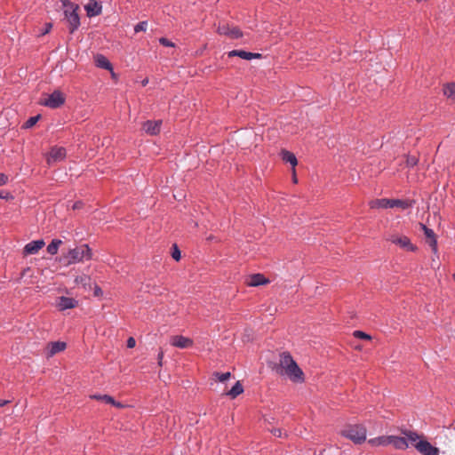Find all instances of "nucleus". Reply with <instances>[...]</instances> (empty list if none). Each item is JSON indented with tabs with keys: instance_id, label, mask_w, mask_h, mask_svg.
<instances>
[{
	"instance_id": "obj_1",
	"label": "nucleus",
	"mask_w": 455,
	"mask_h": 455,
	"mask_svg": "<svg viewBox=\"0 0 455 455\" xmlns=\"http://www.w3.org/2000/svg\"><path fill=\"white\" fill-rule=\"evenodd\" d=\"M92 258V249L88 244H80L75 248L68 249L60 257V262L64 266H70L76 263L90 260Z\"/></svg>"
},
{
	"instance_id": "obj_2",
	"label": "nucleus",
	"mask_w": 455,
	"mask_h": 455,
	"mask_svg": "<svg viewBox=\"0 0 455 455\" xmlns=\"http://www.w3.org/2000/svg\"><path fill=\"white\" fill-rule=\"evenodd\" d=\"M279 363L284 374L287 375L291 381L297 383L304 381V373L302 370L298 366L297 363L292 359L289 353H283L280 355Z\"/></svg>"
},
{
	"instance_id": "obj_3",
	"label": "nucleus",
	"mask_w": 455,
	"mask_h": 455,
	"mask_svg": "<svg viewBox=\"0 0 455 455\" xmlns=\"http://www.w3.org/2000/svg\"><path fill=\"white\" fill-rule=\"evenodd\" d=\"M403 435H406L410 443L422 455H439V449L434 447L429 442L421 438L416 432L403 430Z\"/></svg>"
},
{
	"instance_id": "obj_4",
	"label": "nucleus",
	"mask_w": 455,
	"mask_h": 455,
	"mask_svg": "<svg viewBox=\"0 0 455 455\" xmlns=\"http://www.w3.org/2000/svg\"><path fill=\"white\" fill-rule=\"evenodd\" d=\"M367 430L363 425H347L340 431V435L355 444H361L366 440Z\"/></svg>"
},
{
	"instance_id": "obj_5",
	"label": "nucleus",
	"mask_w": 455,
	"mask_h": 455,
	"mask_svg": "<svg viewBox=\"0 0 455 455\" xmlns=\"http://www.w3.org/2000/svg\"><path fill=\"white\" fill-rule=\"evenodd\" d=\"M412 205L411 201L400 199H376L370 203L371 208H401L407 209Z\"/></svg>"
},
{
	"instance_id": "obj_6",
	"label": "nucleus",
	"mask_w": 455,
	"mask_h": 455,
	"mask_svg": "<svg viewBox=\"0 0 455 455\" xmlns=\"http://www.w3.org/2000/svg\"><path fill=\"white\" fill-rule=\"evenodd\" d=\"M78 10L79 5H70V9L64 10L65 19L68 23L70 33H74L80 26Z\"/></svg>"
},
{
	"instance_id": "obj_7",
	"label": "nucleus",
	"mask_w": 455,
	"mask_h": 455,
	"mask_svg": "<svg viewBox=\"0 0 455 455\" xmlns=\"http://www.w3.org/2000/svg\"><path fill=\"white\" fill-rule=\"evenodd\" d=\"M387 240L408 251H415L417 250V247L411 243L410 238L403 235L391 234Z\"/></svg>"
},
{
	"instance_id": "obj_8",
	"label": "nucleus",
	"mask_w": 455,
	"mask_h": 455,
	"mask_svg": "<svg viewBox=\"0 0 455 455\" xmlns=\"http://www.w3.org/2000/svg\"><path fill=\"white\" fill-rule=\"evenodd\" d=\"M65 102V96L60 91H54L52 94L41 100V104L51 108H57Z\"/></svg>"
},
{
	"instance_id": "obj_9",
	"label": "nucleus",
	"mask_w": 455,
	"mask_h": 455,
	"mask_svg": "<svg viewBox=\"0 0 455 455\" xmlns=\"http://www.w3.org/2000/svg\"><path fill=\"white\" fill-rule=\"evenodd\" d=\"M66 149L62 147H52L46 156V162L49 165L60 162L66 157Z\"/></svg>"
},
{
	"instance_id": "obj_10",
	"label": "nucleus",
	"mask_w": 455,
	"mask_h": 455,
	"mask_svg": "<svg viewBox=\"0 0 455 455\" xmlns=\"http://www.w3.org/2000/svg\"><path fill=\"white\" fill-rule=\"evenodd\" d=\"M220 35H225L230 38H240L243 36L238 27H230L228 23H220L217 28Z\"/></svg>"
},
{
	"instance_id": "obj_11",
	"label": "nucleus",
	"mask_w": 455,
	"mask_h": 455,
	"mask_svg": "<svg viewBox=\"0 0 455 455\" xmlns=\"http://www.w3.org/2000/svg\"><path fill=\"white\" fill-rule=\"evenodd\" d=\"M420 228L424 232L426 242L429 244V246L432 248V251L435 254L437 253V241L435 232L428 228L426 225L420 224Z\"/></svg>"
},
{
	"instance_id": "obj_12",
	"label": "nucleus",
	"mask_w": 455,
	"mask_h": 455,
	"mask_svg": "<svg viewBox=\"0 0 455 455\" xmlns=\"http://www.w3.org/2000/svg\"><path fill=\"white\" fill-rule=\"evenodd\" d=\"M410 441L407 436H396V435H389L388 444L393 445L395 449L398 450H406L409 447Z\"/></svg>"
},
{
	"instance_id": "obj_13",
	"label": "nucleus",
	"mask_w": 455,
	"mask_h": 455,
	"mask_svg": "<svg viewBox=\"0 0 455 455\" xmlns=\"http://www.w3.org/2000/svg\"><path fill=\"white\" fill-rule=\"evenodd\" d=\"M84 10L86 11L87 16L91 18L100 15L102 12V6L96 0H89L84 5Z\"/></svg>"
},
{
	"instance_id": "obj_14",
	"label": "nucleus",
	"mask_w": 455,
	"mask_h": 455,
	"mask_svg": "<svg viewBox=\"0 0 455 455\" xmlns=\"http://www.w3.org/2000/svg\"><path fill=\"white\" fill-rule=\"evenodd\" d=\"M77 304L78 302L75 299L64 296L60 297L56 302V306L60 311L74 308Z\"/></svg>"
},
{
	"instance_id": "obj_15",
	"label": "nucleus",
	"mask_w": 455,
	"mask_h": 455,
	"mask_svg": "<svg viewBox=\"0 0 455 455\" xmlns=\"http://www.w3.org/2000/svg\"><path fill=\"white\" fill-rule=\"evenodd\" d=\"M67 347V344L63 341H55L51 342L46 347V356L52 357L57 353H60L63 350H65Z\"/></svg>"
},
{
	"instance_id": "obj_16",
	"label": "nucleus",
	"mask_w": 455,
	"mask_h": 455,
	"mask_svg": "<svg viewBox=\"0 0 455 455\" xmlns=\"http://www.w3.org/2000/svg\"><path fill=\"white\" fill-rule=\"evenodd\" d=\"M44 240H36L32 241L28 243H27L24 247V254L25 255H32L36 254L39 250H41L44 246Z\"/></svg>"
},
{
	"instance_id": "obj_17",
	"label": "nucleus",
	"mask_w": 455,
	"mask_h": 455,
	"mask_svg": "<svg viewBox=\"0 0 455 455\" xmlns=\"http://www.w3.org/2000/svg\"><path fill=\"white\" fill-rule=\"evenodd\" d=\"M228 57L237 56V57H240L241 59L247 60H250L252 59H260L262 57V55L260 53L249 52H246L243 50H233V51H230L228 53Z\"/></svg>"
},
{
	"instance_id": "obj_18",
	"label": "nucleus",
	"mask_w": 455,
	"mask_h": 455,
	"mask_svg": "<svg viewBox=\"0 0 455 455\" xmlns=\"http://www.w3.org/2000/svg\"><path fill=\"white\" fill-rule=\"evenodd\" d=\"M246 283L249 286L256 287L269 283V280L266 278L262 274H254L248 277Z\"/></svg>"
},
{
	"instance_id": "obj_19",
	"label": "nucleus",
	"mask_w": 455,
	"mask_h": 455,
	"mask_svg": "<svg viewBox=\"0 0 455 455\" xmlns=\"http://www.w3.org/2000/svg\"><path fill=\"white\" fill-rule=\"evenodd\" d=\"M193 340L181 335L172 336V346L179 348H188L192 347Z\"/></svg>"
},
{
	"instance_id": "obj_20",
	"label": "nucleus",
	"mask_w": 455,
	"mask_h": 455,
	"mask_svg": "<svg viewBox=\"0 0 455 455\" xmlns=\"http://www.w3.org/2000/svg\"><path fill=\"white\" fill-rule=\"evenodd\" d=\"M161 121H147L143 124L142 129L149 135H156L160 132Z\"/></svg>"
},
{
	"instance_id": "obj_21",
	"label": "nucleus",
	"mask_w": 455,
	"mask_h": 455,
	"mask_svg": "<svg viewBox=\"0 0 455 455\" xmlns=\"http://www.w3.org/2000/svg\"><path fill=\"white\" fill-rule=\"evenodd\" d=\"M90 398L94 400H100L106 403H110L117 408H123L124 405L120 403L119 402H116L115 399L108 395H90Z\"/></svg>"
},
{
	"instance_id": "obj_22",
	"label": "nucleus",
	"mask_w": 455,
	"mask_h": 455,
	"mask_svg": "<svg viewBox=\"0 0 455 455\" xmlns=\"http://www.w3.org/2000/svg\"><path fill=\"white\" fill-rule=\"evenodd\" d=\"M95 63L98 68H104L107 70H112L111 63L108 61V60L105 56H103L101 54H98L95 57Z\"/></svg>"
},
{
	"instance_id": "obj_23",
	"label": "nucleus",
	"mask_w": 455,
	"mask_h": 455,
	"mask_svg": "<svg viewBox=\"0 0 455 455\" xmlns=\"http://www.w3.org/2000/svg\"><path fill=\"white\" fill-rule=\"evenodd\" d=\"M389 442V435H382L368 440V443L371 446H387Z\"/></svg>"
},
{
	"instance_id": "obj_24",
	"label": "nucleus",
	"mask_w": 455,
	"mask_h": 455,
	"mask_svg": "<svg viewBox=\"0 0 455 455\" xmlns=\"http://www.w3.org/2000/svg\"><path fill=\"white\" fill-rule=\"evenodd\" d=\"M281 156H282V159L283 161H284L285 163H289L291 164L292 168L294 169V167L297 165L298 164V161H297V158L295 156V155L288 150H282L281 152Z\"/></svg>"
},
{
	"instance_id": "obj_25",
	"label": "nucleus",
	"mask_w": 455,
	"mask_h": 455,
	"mask_svg": "<svg viewBox=\"0 0 455 455\" xmlns=\"http://www.w3.org/2000/svg\"><path fill=\"white\" fill-rule=\"evenodd\" d=\"M443 93L448 99L455 102V84H446L443 88Z\"/></svg>"
},
{
	"instance_id": "obj_26",
	"label": "nucleus",
	"mask_w": 455,
	"mask_h": 455,
	"mask_svg": "<svg viewBox=\"0 0 455 455\" xmlns=\"http://www.w3.org/2000/svg\"><path fill=\"white\" fill-rule=\"evenodd\" d=\"M243 392V387L240 381H237L235 386L227 393L231 398H235L237 395Z\"/></svg>"
},
{
	"instance_id": "obj_27",
	"label": "nucleus",
	"mask_w": 455,
	"mask_h": 455,
	"mask_svg": "<svg viewBox=\"0 0 455 455\" xmlns=\"http://www.w3.org/2000/svg\"><path fill=\"white\" fill-rule=\"evenodd\" d=\"M61 243V240H52V243L47 246V251L52 255H55L58 252L59 247L60 246Z\"/></svg>"
},
{
	"instance_id": "obj_28",
	"label": "nucleus",
	"mask_w": 455,
	"mask_h": 455,
	"mask_svg": "<svg viewBox=\"0 0 455 455\" xmlns=\"http://www.w3.org/2000/svg\"><path fill=\"white\" fill-rule=\"evenodd\" d=\"M75 283L77 284V285H81L83 287H86L87 285H90V283H91V277L87 275H77L76 278H75Z\"/></svg>"
},
{
	"instance_id": "obj_29",
	"label": "nucleus",
	"mask_w": 455,
	"mask_h": 455,
	"mask_svg": "<svg viewBox=\"0 0 455 455\" xmlns=\"http://www.w3.org/2000/svg\"><path fill=\"white\" fill-rule=\"evenodd\" d=\"M212 376L217 379L219 380L220 382H225L227 381L228 379H229V378L231 377V374L230 372H224V373H220V372H214L212 374Z\"/></svg>"
},
{
	"instance_id": "obj_30",
	"label": "nucleus",
	"mask_w": 455,
	"mask_h": 455,
	"mask_svg": "<svg viewBox=\"0 0 455 455\" xmlns=\"http://www.w3.org/2000/svg\"><path fill=\"white\" fill-rule=\"evenodd\" d=\"M40 118V116H32L30 117L24 124L25 128H31L32 126H34L36 122L39 120Z\"/></svg>"
},
{
	"instance_id": "obj_31",
	"label": "nucleus",
	"mask_w": 455,
	"mask_h": 455,
	"mask_svg": "<svg viewBox=\"0 0 455 455\" xmlns=\"http://www.w3.org/2000/svg\"><path fill=\"white\" fill-rule=\"evenodd\" d=\"M181 258V252L176 244H172V259L179 261Z\"/></svg>"
},
{
	"instance_id": "obj_32",
	"label": "nucleus",
	"mask_w": 455,
	"mask_h": 455,
	"mask_svg": "<svg viewBox=\"0 0 455 455\" xmlns=\"http://www.w3.org/2000/svg\"><path fill=\"white\" fill-rule=\"evenodd\" d=\"M147 28H148V22L147 21H141V22L138 23L134 27V31L136 33L140 32V31H146Z\"/></svg>"
},
{
	"instance_id": "obj_33",
	"label": "nucleus",
	"mask_w": 455,
	"mask_h": 455,
	"mask_svg": "<svg viewBox=\"0 0 455 455\" xmlns=\"http://www.w3.org/2000/svg\"><path fill=\"white\" fill-rule=\"evenodd\" d=\"M354 336L356 338H359V339H368V340H370L371 339L370 335H368L367 333L361 331H354Z\"/></svg>"
},
{
	"instance_id": "obj_34",
	"label": "nucleus",
	"mask_w": 455,
	"mask_h": 455,
	"mask_svg": "<svg viewBox=\"0 0 455 455\" xmlns=\"http://www.w3.org/2000/svg\"><path fill=\"white\" fill-rule=\"evenodd\" d=\"M418 163V159L415 156H408L406 159V164L408 166H414Z\"/></svg>"
},
{
	"instance_id": "obj_35",
	"label": "nucleus",
	"mask_w": 455,
	"mask_h": 455,
	"mask_svg": "<svg viewBox=\"0 0 455 455\" xmlns=\"http://www.w3.org/2000/svg\"><path fill=\"white\" fill-rule=\"evenodd\" d=\"M65 9H70V5H77L76 4L71 3L70 0H60Z\"/></svg>"
},
{
	"instance_id": "obj_36",
	"label": "nucleus",
	"mask_w": 455,
	"mask_h": 455,
	"mask_svg": "<svg viewBox=\"0 0 455 455\" xmlns=\"http://www.w3.org/2000/svg\"><path fill=\"white\" fill-rule=\"evenodd\" d=\"M8 176L4 173H0V187L5 185L8 182Z\"/></svg>"
},
{
	"instance_id": "obj_37",
	"label": "nucleus",
	"mask_w": 455,
	"mask_h": 455,
	"mask_svg": "<svg viewBox=\"0 0 455 455\" xmlns=\"http://www.w3.org/2000/svg\"><path fill=\"white\" fill-rule=\"evenodd\" d=\"M52 23H46L44 25V29L41 32V36H44V35H46L47 33L50 32V30L52 29Z\"/></svg>"
},
{
	"instance_id": "obj_38",
	"label": "nucleus",
	"mask_w": 455,
	"mask_h": 455,
	"mask_svg": "<svg viewBox=\"0 0 455 455\" xmlns=\"http://www.w3.org/2000/svg\"><path fill=\"white\" fill-rule=\"evenodd\" d=\"M135 345H136V340H135V339H134V338H132V337H130V338L128 339V340H127V347H128L129 348H132V347H135Z\"/></svg>"
},
{
	"instance_id": "obj_39",
	"label": "nucleus",
	"mask_w": 455,
	"mask_h": 455,
	"mask_svg": "<svg viewBox=\"0 0 455 455\" xmlns=\"http://www.w3.org/2000/svg\"><path fill=\"white\" fill-rule=\"evenodd\" d=\"M271 433L276 437H282V430L280 428H273Z\"/></svg>"
},
{
	"instance_id": "obj_40",
	"label": "nucleus",
	"mask_w": 455,
	"mask_h": 455,
	"mask_svg": "<svg viewBox=\"0 0 455 455\" xmlns=\"http://www.w3.org/2000/svg\"><path fill=\"white\" fill-rule=\"evenodd\" d=\"M12 196H11L10 193L6 192L4 193V191H0V198H3V199H9V198H12Z\"/></svg>"
},
{
	"instance_id": "obj_41",
	"label": "nucleus",
	"mask_w": 455,
	"mask_h": 455,
	"mask_svg": "<svg viewBox=\"0 0 455 455\" xmlns=\"http://www.w3.org/2000/svg\"><path fill=\"white\" fill-rule=\"evenodd\" d=\"M160 43L165 46H171V42L167 38L162 37Z\"/></svg>"
},
{
	"instance_id": "obj_42",
	"label": "nucleus",
	"mask_w": 455,
	"mask_h": 455,
	"mask_svg": "<svg viewBox=\"0 0 455 455\" xmlns=\"http://www.w3.org/2000/svg\"><path fill=\"white\" fill-rule=\"evenodd\" d=\"M94 294H95L96 296H98V295L101 294V290H100V287H98V286H96V287H95Z\"/></svg>"
},
{
	"instance_id": "obj_43",
	"label": "nucleus",
	"mask_w": 455,
	"mask_h": 455,
	"mask_svg": "<svg viewBox=\"0 0 455 455\" xmlns=\"http://www.w3.org/2000/svg\"><path fill=\"white\" fill-rule=\"evenodd\" d=\"M82 205L81 202L75 203L73 205V209H79Z\"/></svg>"
},
{
	"instance_id": "obj_44",
	"label": "nucleus",
	"mask_w": 455,
	"mask_h": 455,
	"mask_svg": "<svg viewBox=\"0 0 455 455\" xmlns=\"http://www.w3.org/2000/svg\"><path fill=\"white\" fill-rule=\"evenodd\" d=\"M8 403V400H0V407L6 405Z\"/></svg>"
},
{
	"instance_id": "obj_45",
	"label": "nucleus",
	"mask_w": 455,
	"mask_h": 455,
	"mask_svg": "<svg viewBox=\"0 0 455 455\" xmlns=\"http://www.w3.org/2000/svg\"><path fill=\"white\" fill-rule=\"evenodd\" d=\"M30 271H31V269H30L29 267H28V268L24 269V270H23V272H22V275H23V276H24V275H27V273H28V272H30Z\"/></svg>"
},
{
	"instance_id": "obj_46",
	"label": "nucleus",
	"mask_w": 455,
	"mask_h": 455,
	"mask_svg": "<svg viewBox=\"0 0 455 455\" xmlns=\"http://www.w3.org/2000/svg\"><path fill=\"white\" fill-rule=\"evenodd\" d=\"M293 181L296 183L297 182V178L295 176V169H293Z\"/></svg>"
},
{
	"instance_id": "obj_47",
	"label": "nucleus",
	"mask_w": 455,
	"mask_h": 455,
	"mask_svg": "<svg viewBox=\"0 0 455 455\" xmlns=\"http://www.w3.org/2000/svg\"><path fill=\"white\" fill-rule=\"evenodd\" d=\"M162 356H163V355H162V354H159V355H158V358H159V364H161Z\"/></svg>"
},
{
	"instance_id": "obj_48",
	"label": "nucleus",
	"mask_w": 455,
	"mask_h": 455,
	"mask_svg": "<svg viewBox=\"0 0 455 455\" xmlns=\"http://www.w3.org/2000/svg\"><path fill=\"white\" fill-rule=\"evenodd\" d=\"M453 279L455 280V274L452 275Z\"/></svg>"
}]
</instances>
